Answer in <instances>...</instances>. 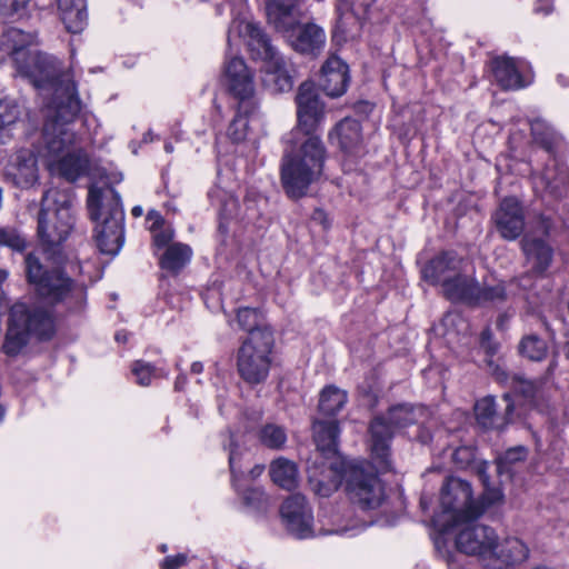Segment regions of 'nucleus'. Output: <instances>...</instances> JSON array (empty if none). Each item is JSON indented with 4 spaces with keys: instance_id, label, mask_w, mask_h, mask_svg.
I'll use <instances>...</instances> for the list:
<instances>
[{
    "instance_id": "f257e3e1",
    "label": "nucleus",
    "mask_w": 569,
    "mask_h": 569,
    "mask_svg": "<svg viewBox=\"0 0 569 569\" xmlns=\"http://www.w3.org/2000/svg\"><path fill=\"white\" fill-rule=\"evenodd\" d=\"M296 104L297 128L290 132V149L284 151L280 167L281 184L292 199L303 197L320 179L327 154L320 137L315 134L325 119L326 107L312 82L299 86Z\"/></svg>"
},
{
    "instance_id": "f03ea898",
    "label": "nucleus",
    "mask_w": 569,
    "mask_h": 569,
    "mask_svg": "<svg viewBox=\"0 0 569 569\" xmlns=\"http://www.w3.org/2000/svg\"><path fill=\"white\" fill-rule=\"evenodd\" d=\"M73 228L71 197L58 189L48 190L42 197L38 219V233L46 247L43 251L29 252L24 258L26 276L37 293L52 302L63 300L72 289V281L54 267L48 251L60 246Z\"/></svg>"
},
{
    "instance_id": "7ed1b4c3",
    "label": "nucleus",
    "mask_w": 569,
    "mask_h": 569,
    "mask_svg": "<svg viewBox=\"0 0 569 569\" xmlns=\"http://www.w3.org/2000/svg\"><path fill=\"white\" fill-rule=\"evenodd\" d=\"M53 89L56 100L47 109L43 126V140L49 158L47 166L51 174L72 182L87 171L89 164L84 153L69 150L76 142V134L68 126L80 112V100L72 81L64 86L60 82Z\"/></svg>"
},
{
    "instance_id": "20e7f679",
    "label": "nucleus",
    "mask_w": 569,
    "mask_h": 569,
    "mask_svg": "<svg viewBox=\"0 0 569 569\" xmlns=\"http://www.w3.org/2000/svg\"><path fill=\"white\" fill-rule=\"evenodd\" d=\"M422 277L431 284L440 286L442 295L451 302L483 306L507 299L502 282L480 283L475 278V266L455 252H442L431 259L423 267Z\"/></svg>"
},
{
    "instance_id": "39448f33",
    "label": "nucleus",
    "mask_w": 569,
    "mask_h": 569,
    "mask_svg": "<svg viewBox=\"0 0 569 569\" xmlns=\"http://www.w3.org/2000/svg\"><path fill=\"white\" fill-rule=\"evenodd\" d=\"M343 479L350 499L362 509H375L381 505L385 489L380 479L360 466L343 465L341 468H337L331 463L320 475L317 469L309 471L311 489L321 497H329L338 489Z\"/></svg>"
},
{
    "instance_id": "423d86ee",
    "label": "nucleus",
    "mask_w": 569,
    "mask_h": 569,
    "mask_svg": "<svg viewBox=\"0 0 569 569\" xmlns=\"http://www.w3.org/2000/svg\"><path fill=\"white\" fill-rule=\"evenodd\" d=\"M87 207L94 222V239L99 250L107 254H117L124 240V213L118 192L108 184L91 186Z\"/></svg>"
},
{
    "instance_id": "0eeeda50",
    "label": "nucleus",
    "mask_w": 569,
    "mask_h": 569,
    "mask_svg": "<svg viewBox=\"0 0 569 569\" xmlns=\"http://www.w3.org/2000/svg\"><path fill=\"white\" fill-rule=\"evenodd\" d=\"M32 37L13 27L0 28V61L12 56L20 74L28 78L37 88H54L61 81L52 57L40 52H24Z\"/></svg>"
},
{
    "instance_id": "6e6552de",
    "label": "nucleus",
    "mask_w": 569,
    "mask_h": 569,
    "mask_svg": "<svg viewBox=\"0 0 569 569\" xmlns=\"http://www.w3.org/2000/svg\"><path fill=\"white\" fill-rule=\"evenodd\" d=\"M54 333L51 313L23 302L14 303L9 311L2 351L9 357H17L29 345L32 337L39 340L50 339Z\"/></svg>"
},
{
    "instance_id": "1a4fd4ad",
    "label": "nucleus",
    "mask_w": 569,
    "mask_h": 569,
    "mask_svg": "<svg viewBox=\"0 0 569 569\" xmlns=\"http://www.w3.org/2000/svg\"><path fill=\"white\" fill-rule=\"evenodd\" d=\"M440 507L437 522L442 531L476 521L485 511L483 505L473 498L471 485L458 477H449L442 485Z\"/></svg>"
},
{
    "instance_id": "9d476101",
    "label": "nucleus",
    "mask_w": 569,
    "mask_h": 569,
    "mask_svg": "<svg viewBox=\"0 0 569 569\" xmlns=\"http://www.w3.org/2000/svg\"><path fill=\"white\" fill-rule=\"evenodd\" d=\"M273 346L272 331H251L243 340L237 355V370L244 382L254 386L267 380Z\"/></svg>"
},
{
    "instance_id": "9b49d317",
    "label": "nucleus",
    "mask_w": 569,
    "mask_h": 569,
    "mask_svg": "<svg viewBox=\"0 0 569 569\" xmlns=\"http://www.w3.org/2000/svg\"><path fill=\"white\" fill-rule=\"evenodd\" d=\"M421 408L400 405L392 407L386 417H377L370 425L371 452L377 468L387 471L391 468L389 442L396 429L408 427L422 416Z\"/></svg>"
},
{
    "instance_id": "f8f14e48",
    "label": "nucleus",
    "mask_w": 569,
    "mask_h": 569,
    "mask_svg": "<svg viewBox=\"0 0 569 569\" xmlns=\"http://www.w3.org/2000/svg\"><path fill=\"white\" fill-rule=\"evenodd\" d=\"M223 78L229 92L238 100L239 111L253 113L257 109L253 73L240 57L226 60Z\"/></svg>"
},
{
    "instance_id": "ddd939ff",
    "label": "nucleus",
    "mask_w": 569,
    "mask_h": 569,
    "mask_svg": "<svg viewBox=\"0 0 569 569\" xmlns=\"http://www.w3.org/2000/svg\"><path fill=\"white\" fill-rule=\"evenodd\" d=\"M458 527H462L456 536L458 550L466 555L479 557L487 566L492 548L497 543L495 529L486 525L475 523V521L465 522Z\"/></svg>"
},
{
    "instance_id": "4468645a",
    "label": "nucleus",
    "mask_w": 569,
    "mask_h": 569,
    "mask_svg": "<svg viewBox=\"0 0 569 569\" xmlns=\"http://www.w3.org/2000/svg\"><path fill=\"white\" fill-rule=\"evenodd\" d=\"M280 515L286 529L296 538L313 536V515L302 495H292L281 506Z\"/></svg>"
},
{
    "instance_id": "2eb2a0df",
    "label": "nucleus",
    "mask_w": 569,
    "mask_h": 569,
    "mask_svg": "<svg viewBox=\"0 0 569 569\" xmlns=\"http://www.w3.org/2000/svg\"><path fill=\"white\" fill-rule=\"evenodd\" d=\"M338 423L337 421H316L313 423V438L317 446V450L322 455L323 459L329 460L328 465L321 461V467L318 466L317 461L308 468L317 469L320 475L321 471L326 470L333 463L337 468H341L343 463L337 457V438H338Z\"/></svg>"
},
{
    "instance_id": "dca6fc26",
    "label": "nucleus",
    "mask_w": 569,
    "mask_h": 569,
    "mask_svg": "<svg viewBox=\"0 0 569 569\" xmlns=\"http://www.w3.org/2000/svg\"><path fill=\"white\" fill-rule=\"evenodd\" d=\"M4 174L16 187L29 189L39 179L38 160L30 150H20L14 153L4 169Z\"/></svg>"
},
{
    "instance_id": "f3484780",
    "label": "nucleus",
    "mask_w": 569,
    "mask_h": 569,
    "mask_svg": "<svg viewBox=\"0 0 569 569\" xmlns=\"http://www.w3.org/2000/svg\"><path fill=\"white\" fill-rule=\"evenodd\" d=\"M493 221L503 239H517L525 229V214L518 199L505 198L493 214Z\"/></svg>"
},
{
    "instance_id": "a211bd4d",
    "label": "nucleus",
    "mask_w": 569,
    "mask_h": 569,
    "mask_svg": "<svg viewBox=\"0 0 569 569\" xmlns=\"http://www.w3.org/2000/svg\"><path fill=\"white\" fill-rule=\"evenodd\" d=\"M529 556L526 543L517 537H506L499 540L492 548L487 566L489 569H506L510 566L523 562Z\"/></svg>"
},
{
    "instance_id": "6ab92c4d",
    "label": "nucleus",
    "mask_w": 569,
    "mask_h": 569,
    "mask_svg": "<svg viewBox=\"0 0 569 569\" xmlns=\"http://www.w3.org/2000/svg\"><path fill=\"white\" fill-rule=\"evenodd\" d=\"M348 66L337 56H330L321 68L320 86L327 96H342L348 87Z\"/></svg>"
},
{
    "instance_id": "aec40b11",
    "label": "nucleus",
    "mask_w": 569,
    "mask_h": 569,
    "mask_svg": "<svg viewBox=\"0 0 569 569\" xmlns=\"http://www.w3.org/2000/svg\"><path fill=\"white\" fill-rule=\"evenodd\" d=\"M266 13L277 30L289 32L298 21L297 0H268Z\"/></svg>"
},
{
    "instance_id": "412c9836",
    "label": "nucleus",
    "mask_w": 569,
    "mask_h": 569,
    "mask_svg": "<svg viewBox=\"0 0 569 569\" xmlns=\"http://www.w3.org/2000/svg\"><path fill=\"white\" fill-rule=\"evenodd\" d=\"M521 243L530 272L537 276L543 274L551 264L552 248L543 240L535 238H525Z\"/></svg>"
},
{
    "instance_id": "4be33fe9",
    "label": "nucleus",
    "mask_w": 569,
    "mask_h": 569,
    "mask_svg": "<svg viewBox=\"0 0 569 569\" xmlns=\"http://www.w3.org/2000/svg\"><path fill=\"white\" fill-rule=\"evenodd\" d=\"M262 82L274 92L288 91L292 88L293 81L289 73L286 61L277 56L267 60L262 66Z\"/></svg>"
},
{
    "instance_id": "5701e85b",
    "label": "nucleus",
    "mask_w": 569,
    "mask_h": 569,
    "mask_svg": "<svg viewBox=\"0 0 569 569\" xmlns=\"http://www.w3.org/2000/svg\"><path fill=\"white\" fill-rule=\"evenodd\" d=\"M290 43L295 50L302 53H311L325 44L326 36L321 28L313 23H307L291 29Z\"/></svg>"
},
{
    "instance_id": "b1692460",
    "label": "nucleus",
    "mask_w": 569,
    "mask_h": 569,
    "mask_svg": "<svg viewBox=\"0 0 569 569\" xmlns=\"http://www.w3.org/2000/svg\"><path fill=\"white\" fill-rule=\"evenodd\" d=\"M58 8L68 31L78 33L84 29L88 19L86 0H58Z\"/></svg>"
},
{
    "instance_id": "393cba45",
    "label": "nucleus",
    "mask_w": 569,
    "mask_h": 569,
    "mask_svg": "<svg viewBox=\"0 0 569 569\" xmlns=\"http://www.w3.org/2000/svg\"><path fill=\"white\" fill-rule=\"evenodd\" d=\"M243 32L247 37L248 48L251 51L253 58L260 59L263 63H266L267 60H271L279 56L274 48L270 44L268 37L258 24L247 22L244 24Z\"/></svg>"
},
{
    "instance_id": "a878e982",
    "label": "nucleus",
    "mask_w": 569,
    "mask_h": 569,
    "mask_svg": "<svg viewBox=\"0 0 569 569\" xmlns=\"http://www.w3.org/2000/svg\"><path fill=\"white\" fill-rule=\"evenodd\" d=\"M492 71L496 81L502 89H520L527 83L523 81L519 67L511 58H496L492 61Z\"/></svg>"
},
{
    "instance_id": "bb28decb",
    "label": "nucleus",
    "mask_w": 569,
    "mask_h": 569,
    "mask_svg": "<svg viewBox=\"0 0 569 569\" xmlns=\"http://www.w3.org/2000/svg\"><path fill=\"white\" fill-rule=\"evenodd\" d=\"M269 473L273 483L282 489L293 490L298 486V466L284 457H279L271 461Z\"/></svg>"
},
{
    "instance_id": "cd10ccee",
    "label": "nucleus",
    "mask_w": 569,
    "mask_h": 569,
    "mask_svg": "<svg viewBox=\"0 0 569 569\" xmlns=\"http://www.w3.org/2000/svg\"><path fill=\"white\" fill-rule=\"evenodd\" d=\"M329 139L332 142L337 141L342 150L350 152L361 141L360 123L355 119L345 118L329 133Z\"/></svg>"
},
{
    "instance_id": "c85d7f7f",
    "label": "nucleus",
    "mask_w": 569,
    "mask_h": 569,
    "mask_svg": "<svg viewBox=\"0 0 569 569\" xmlns=\"http://www.w3.org/2000/svg\"><path fill=\"white\" fill-rule=\"evenodd\" d=\"M192 249L181 242H174L168 246L160 258V267L169 272L178 273L191 260Z\"/></svg>"
},
{
    "instance_id": "c756f323",
    "label": "nucleus",
    "mask_w": 569,
    "mask_h": 569,
    "mask_svg": "<svg viewBox=\"0 0 569 569\" xmlns=\"http://www.w3.org/2000/svg\"><path fill=\"white\" fill-rule=\"evenodd\" d=\"M347 399L346 391L329 386L320 395L319 410L326 416H335L345 407Z\"/></svg>"
},
{
    "instance_id": "7c9ffc66",
    "label": "nucleus",
    "mask_w": 569,
    "mask_h": 569,
    "mask_svg": "<svg viewBox=\"0 0 569 569\" xmlns=\"http://www.w3.org/2000/svg\"><path fill=\"white\" fill-rule=\"evenodd\" d=\"M338 21L337 31L346 37H353L359 27V19L352 11L351 3L348 0H340L337 6Z\"/></svg>"
},
{
    "instance_id": "2f4dec72",
    "label": "nucleus",
    "mask_w": 569,
    "mask_h": 569,
    "mask_svg": "<svg viewBox=\"0 0 569 569\" xmlns=\"http://www.w3.org/2000/svg\"><path fill=\"white\" fill-rule=\"evenodd\" d=\"M475 413L478 422L485 428L500 427L497 416V406L492 397H485L475 405Z\"/></svg>"
},
{
    "instance_id": "473e14b6",
    "label": "nucleus",
    "mask_w": 569,
    "mask_h": 569,
    "mask_svg": "<svg viewBox=\"0 0 569 569\" xmlns=\"http://www.w3.org/2000/svg\"><path fill=\"white\" fill-rule=\"evenodd\" d=\"M521 356L532 361H541L548 352L547 342L537 335L525 336L519 343Z\"/></svg>"
},
{
    "instance_id": "72a5a7b5",
    "label": "nucleus",
    "mask_w": 569,
    "mask_h": 569,
    "mask_svg": "<svg viewBox=\"0 0 569 569\" xmlns=\"http://www.w3.org/2000/svg\"><path fill=\"white\" fill-rule=\"evenodd\" d=\"M259 441L269 449L280 450L287 442V432L281 426L268 423L260 429Z\"/></svg>"
},
{
    "instance_id": "f704fd0d",
    "label": "nucleus",
    "mask_w": 569,
    "mask_h": 569,
    "mask_svg": "<svg viewBox=\"0 0 569 569\" xmlns=\"http://www.w3.org/2000/svg\"><path fill=\"white\" fill-rule=\"evenodd\" d=\"M237 321L241 329L248 331V335H251V331H271L262 325L261 313L253 308H240L237 312Z\"/></svg>"
},
{
    "instance_id": "c9c22d12",
    "label": "nucleus",
    "mask_w": 569,
    "mask_h": 569,
    "mask_svg": "<svg viewBox=\"0 0 569 569\" xmlns=\"http://www.w3.org/2000/svg\"><path fill=\"white\" fill-rule=\"evenodd\" d=\"M0 246L13 251H23L27 247L24 237L14 228L0 227Z\"/></svg>"
},
{
    "instance_id": "e433bc0d",
    "label": "nucleus",
    "mask_w": 569,
    "mask_h": 569,
    "mask_svg": "<svg viewBox=\"0 0 569 569\" xmlns=\"http://www.w3.org/2000/svg\"><path fill=\"white\" fill-rule=\"evenodd\" d=\"M527 450L523 447L508 449L497 459V471L499 473H509L513 463L525 460Z\"/></svg>"
},
{
    "instance_id": "4c0bfd02",
    "label": "nucleus",
    "mask_w": 569,
    "mask_h": 569,
    "mask_svg": "<svg viewBox=\"0 0 569 569\" xmlns=\"http://www.w3.org/2000/svg\"><path fill=\"white\" fill-rule=\"evenodd\" d=\"M19 117L20 109L14 101L8 99L0 101V131L14 124Z\"/></svg>"
},
{
    "instance_id": "58836bf2",
    "label": "nucleus",
    "mask_w": 569,
    "mask_h": 569,
    "mask_svg": "<svg viewBox=\"0 0 569 569\" xmlns=\"http://www.w3.org/2000/svg\"><path fill=\"white\" fill-rule=\"evenodd\" d=\"M531 132L537 142L550 150L556 141V134L543 121L536 120L531 123Z\"/></svg>"
},
{
    "instance_id": "ea45409f",
    "label": "nucleus",
    "mask_w": 569,
    "mask_h": 569,
    "mask_svg": "<svg viewBox=\"0 0 569 569\" xmlns=\"http://www.w3.org/2000/svg\"><path fill=\"white\" fill-rule=\"evenodd\" d=\"M244 111H237L236 118L231 121L228 128V136L234 142L243 141L248 132V120Z\"/></svg>"
},
{
    "instance_id": "a19ab883",
    "label": "nucleus",
    "mask_w": 569,
    "mask_h": 569,
    "mask_svg": "<svg viewBox=\"0 0 569 569\" xmlns=\"http://www.w3.org/2000/svg\"><path fill=\"white\" fill-rule=\"evenodd\" d=\"M132 373L137 378V383L140 386H149L153 377H156L154 368L147 362L136 361L132 366Z\"/></svg>"
},
{
    "instance_id": "79ce46f5",
    "label": "nucleus",
    "mask_w": 569,
    "mask_h": 569,
    "mask_svg": "<svg viewBox=\"0 0 569 569\" xmlns=\"http://www.w3.org/2000/svg\"><path fill=\"white\" fill-rule=\"evenodd\" d=\"M152 233L153 246L158 249L168 248L170 246L174 232L173 229L169 226L162 224L158 227L156 230H150Z\"/></svg>"
},
{
    "instance_id": "37998d69",
    "label": "nucleus",
    "mask_w": 569,
    "mask_h": 569,
    "mask_svg": "<svg viewBox=\"0 0 569 569\" xmlns=\"http://www.w3.org/2000/svg\"><path fill=\"white\" fill-rule=\"evenodd\" d=\"M30 0H0V16L10 18L19 16Z\"/></svg>"
},
{
    "instance_id": "c03bdc74",
    "label": "nucleus",
    "mask_w": 569,
    "mask_h": 569,
    "mask_svg": "<svg viewBox=\"0 0 569 569\" xmlns=\"http://www.w3.org/2000/svg\"><path fill=\"white\" fill-rule=\"evenodd\" d=\"M476 458L475 450L471 447H459L452 453V460L458 468H467Z\"/></svg>"
},
{
    "instance_id": "a18cd8bd",
    "label": "nucleus",
    "mask_w": 569,
    "mask_h": 569,
    "mask_svg": "<svg viewBox=\"0 0 569 569\" xmlns=\"http://www.w3.org/2000/svg\"><path fill=\"white\" fill-rule=\"evenodd\" d=\"M228 449H229L230 470H231L232 477L234 478L236 471H237V462L241 456V451H240V446L238 443V440L234 438L233 435H230Z\"/></svg>"
},
{
    "instance_id": "49530a36",
    "label": "nucleus",
    "mask_w": 569,
    "mask_h": 569,
    "mask_svg": "<svg viewBox=\"0 0 569 569\" xmlns=\"http://www.w3.org/2000/svg\"><path fill=\"white\" fill-rule=\"evenodd\" d=\"M187 557L183 553H179L176 556H169L161 562L162 569H178L186 565Z\"/></svg>"
},
{
    "instance_id": "de8ad7c7",
    "label": "nucleus",
    "mask_w": 569,
    "mask_h": 569,
    "mask_svg": "<svg viewBox=\"0 0 569 569\" xmlns=\"http://www.w3.org/2000/svg\"><path fill=\"white\" fill-rule=\"evenodd\" d=\"M243 500L248 506H257L264 500V493L260 489L252 488L246 491Z\"/></svg>"
},
{
    "instance_id": "09e8293b",
    "label": "nucleus",
    "mask_w": 569,
    "mask_h": 569,
    "mask_svg": "<svg viewBox=\"0 0 569 569\" xmlns=\"http://www.w3.org/2000/svg\"><path fill=\"white\" fill-rule=\"evenodd\" d=\"M515 389L522 393L525 397L531 398L536 392V385L532 381L518 379L516 380Z\"/></svg>"
},
{
    "instance_id": "8fccbe9b",
    "label": "nucleus",
    "mask_w": 569,
    "mask_h": 569,
    "mask_svg": "<svg viewBox=\"0 0 569 569\" xmlns=\"http://www.w3.org/2000/svg\"><path fill=\"white\" fill-rule=\"evenodd\" d=\"M147 220L151 222L149 230H156L158 227L164 224L163 218L157 211H149L147 214Z\"/></svg>"
},
{
    "instance_id": "3c124183",
    "label": "nucleus",
    "mask_w": 569,
    "mask_h": 569,
    "mask_svg": "<svg viewBox=\"0 0 569 569\" xmlns=\"http://www.w3.org/2000/svg\"><path fill=\"white\" fill-rule=\"evenodd\" d=\"M488 365L493 368L492 373L498 381H505L507 379V373L498 365H493L491 360L488 361Z\"/></svg>"
},
{
    "instance_id": "603ef678",
    "label": "nucleus",
    "mask_w": 569,
    "mask_h": 569,
    "mask_svg": "<svg viewBox=\"0 0 569 569\" xmlns=\"http://www.w3.org/2000/svg\"><path fill=\"white\" fill-rule=\"evenodd\" d=\"M488 468V465L486 462H481L478 467V473H479V477L480 479L482 480V483L486 488L489 487V483H488V476L486 473V470Z\"/></svg>"
},
{
    "instance_id": "864d4df0",
    "label": "nucleus",
    "mask_w": 569,
    "mask_h": 569,
    "mask_svg": "<svg viewBox=\"0 0 569 569\" xmlns=\"http://www.w3.org/2000/svg\"><path fill=\"white\" fill-rule=\"evenodd\" d=\"M203 369V366L201 362H193L192 366H191V371L193 373H200Z\"/></svg>"
},
{
    "instance_id": "5fc2aeb1",
    "label": "nucleus",
    "mask_w": 569,
    "mask_h": 569,
    "mask_svg": "<svg viewBox=\"0 0 569 569\" xmlns=\"http://www.w3.org/2000/svg\"><path fill=\"white\" fill-rule=\"evenodd\" d=\"M503 400L506 401V410L507 411H511L512 410V406L510 403V399H509V395L508 393L503 395Z\"/></svg>"
},
{
    "instance_id": "6e6d98bb",
    "label": "nucleus",
    "mask_w": 569,
    "mask_h": 569,
    "mask_svg": "<svg viewBox=\"0 0 569 569\" xmlns=\"http://www.w3.org/2000/svg\"><path fill=\"white\" fill-rule=\"evenodd\" d=\"M142 212H143V210H142V208H141V207H139V206H137V207H134V208L132 209V214H133L134 217H140V216H142Z\"/></svg>"
},
{
    "instance_id": "4d7b16f0",
    "label": "nucleus",
    "mask_w": 569,
    "mask_h": 569,
    "mask_svg": "<svg viewBox=\"0 0 569 569\" xmlns=\"http://www.w3.org/2000/svg\"><path fill=\"white\" fill-rule=\"evenodd\" d=\"M263 468L260 467V466H257L254 467L252 470H251V473L254 475V476H259L261 472H262Z\"/></svg>"
},
{
    "instance_id": "13d9d810",
    "label": "nucleus",
    "mask_w": 569,
    "mask_h": 569,
    "mask_svg": "<svg viewBox=\"0 0 569 569\" xmlns=\"http://www.w3.org/2000/svg\"><path fill=\"white\" fill-rule=\"evenodd\" d=\"M116 340H117V341H126V340H127V336H126L124 333H120V332H118V333L116 335Z\"/></svg>"
},
{
    "instance_id": "bf43d9fd",
    "label": "nucleus",
    "mask_w": 569,
    "mask_h": 569,
    "mask_svg": "<svg viewBox=\"0 0 569 569\" xmlns=\"http://www.w3.org/2000/svg\"><path fill=\"white\" fill-rule=\"evenodd\" d=\"M501 497L499 491H493V497L491 498L490 502H495L496 500H499Z\"/></svg>"
},
{
    "instance_id": "052dcab7",
    "label": "nucleus",
    "mask_w": 569,
    "mask_h": 569,
    "mask_svg": "<svg viewBox=\"0 0 569 569\" xmlns=\"http://www.w3.org/2000/svg\"><path fill=\"white\" fill-rule=\"evenodd\" d=\"M532 569H555V568H551V567H548L545 565H539V566L533 567Z\"/></svg>"
},
{
    "instance_id": "680f3d73",
    "label": "nucleus",
    "mask_w": 569,
    "mask_h": 569,
    "mask_svg": "<svg viewBox=\"0 0 569 569\" xmlns=\"http://www.w3.org/2000/svg\"><path fill=\"white\" fill-rule=\"evenodd\" d=\"M164 149H166L167 152H172V150H173V148H172V146L170 143H167L164 146Z\"/></svg>"
},
{
    "instance_id": "e2e57ef3",
    "label": "nucleus",
    "mask_w": 569,
    "mask_h": 569,
    "mask_svg": "<svg viewBox=\"0 0 569 569\" xmlns=\"http://www.w3.org/2000/svg\"><path fill=\"white\" fill-rule=\"evenodd\" d=\"M4 410L0 407V421L3 419Z\"/></svg>"
},
{
    "instance_id": "0e129e2a",
    "label": "nucleus",
    "mask_w": 569,
    "mask_h": 569,
    "mask_svg": "<svg viewBox=\"0 0 569 569\" xmlns=\"http://www.w3.org/2000/svg\"><path fill=\"white\" fill-rule=\"evenodd\" d=\"M167 550V546L166 545H162L161 546V551L164 552Z\"/></svg>"
}]
</instances>
